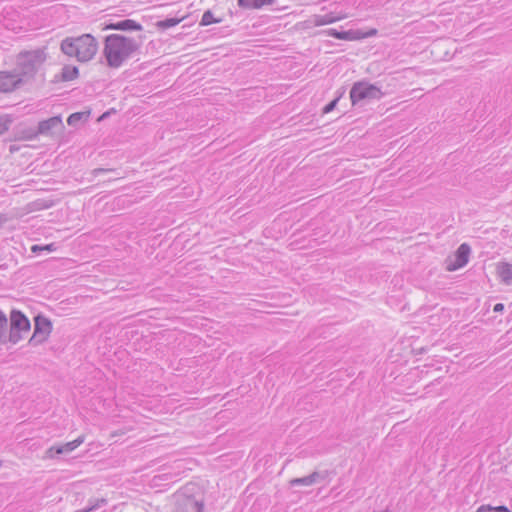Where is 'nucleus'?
<instances>
[{
	"label": "nucleus",
	"mask_w": 512,
	"mask_h": 512,
	"mask_svg": "<svg viewBox=\"0 0 512 512\" xmlns=\"http://www.w3.org/2000/svg\"><path fill=\"white\" fill-rule=\"evenodd\" d=\"M25 79L17 72L13 71H0V92L11 93L25 84Z\"/></svg>",
	"instance_id": "0eeeda50"
},
{
	"label": "nucleus",
	"mask_w": 512,
	"mask_h": 512,
	"mask_svg": "<svg viewBox=\"0 0 512 512\" xmlns=\"http://www.w3.org/2000/svg\"><path fill=\"white\" fill-rule=\"evenodd\" d=\"M84 441L83 436H79L73 441L64 443V444H56L48 448L45 452L46 458H54L58 455L68 454L76 449L80 444Z\"/></svg>",
	"instance_id": "9b49d317"
},
{
	"label": "nucleus",
	"mask_w": 512,
	"mask_h": 512,
	"mask_svg": "<svg viewBox=\"0 0 512 512\" xmlns=\"http://www.w3.org/2000/svg\"><path fill=\"white\" fill-rule=\"evenodd\" d=\"M476 512H512L507 506L481 505Z\"/></svg>",
	"instance_id": "5701e85b"
},
{
	"label": "nucleus",
	"mask_w": 512,
	"mask_h": 512,
	"mask_svg": "<svg viewBox=\"0 0 512 512\" xmlns=\"http://www.w3.org/2000/svg\"><path fill=\"white\" fill-rule=\"evenodd\" d=\"M31 329V323L28 317L18 309H12L8 318V328L6 332V344L12 345L20 342Z\"/></svg>",
	"instance_id": "20e7f679"
},
{
	"label": "nucleus",
	"mask_w": 512,
	"mask_h": 512,
	"mask_svg": "<svg viewBox=\"0 0 512 512\" xmlns=\"http://www.w3.org/2000/svg\"><path fill=\"white\" fill-rule=\"evenodd\" d=\"M221 21V19H216L213 15V13L211 12V10H207L203 13L202 15V18H201V21H200V25L201 26H208L212 23H219Z\"/></svg>",
	"instance_id": "b1692460"
},
{
	"label": "nucleus",
	"mask_w": 512,
	"mask_h": 512,
	"mask_svg": "<svg viewBox=\"0 0 512 512\" xmlns=\"http://www.w3.org/2000/svg\"><path fill=\"white\" fill-rule=\"evenodd\" d=\"M13 122V118L9 115L0 116V135L4 134L9 130L11 124Z\"/></svg>",
	"instance_id": "393cba45"
},
{
	"label": "nucleus",
	"mask_w": 512,
	"mask_h": 512,
	"mask_svg": "<svg viewBox=\"0 0 512 512\" xmlns=\"http://www.w3.org/2000/svg\"><path fill=\"white\" fill-rule=\"evenodd\" d=\"M327 35L332 36L336 39L340 40H356L359 39L358 32L349 30V31H338L336 29H328L326 31Z\"/></svg>",
	"instance_id": "2eb2a0df"
},
{
	"label": "nucleus",
	"mask_w": 512,
	"mask_h": 512,
	"mask_svg": "<svg viewBox=\"0 0 512 512\" xmlns=\"http://www.w3.org/2000/svg\"><path fill=\"white\" fill-rule=\"evenodd\" d=\"M46 59L47 53L45 48L24 50L18 53L16 57L15 69L25 79V82H28L34 79Z\"/></svg>",
	"instance_id": "7ed1b4c3"
},
{
	"label": "nucleus",
	"mask_w": 512,
	"mask_h": 512,
	"mask_svg": "<svg viewBox=\"0 0 512 512\" xmlns=\"http://www.w3.org/2000/svg\"><path fill=\"white\" fill-rule=\"evenodd\" d=\"M38 136H53L56 132L64 129V124L60 116H53L40 121L36 127Z\"/></svg>",
	"instance_id": "1a4fd4ad"
},
{
	"label": "nucleus",
	"mask_w": 512,
	"mask_h": 512,
	"mask_svg": "<svg viewBox=\"0 0 512 512\" xmlns=\"http://www.w3.org/2000/svg\"><path fill=\"white\" fill-rule=\"evenodd\" d=\"M143 38L126 37L120 34H111L104 39L103 55L107 65L119 68L123 63L137 53L142 45Z\"/></svg>",
	"instance_id": "f257e3e1"
},
{
	"label": "nucleus",
	"mask_w": 512,
	"mask_h": 512,
	"mask_svg": "<svg viewBox=\"0 0 512 512\" xmlns=\"http://www.w3.org/2000/svg\"><path fill=\"white\" fill-rule=\"evenodd\" d=\"M52 331V323L45 316L39 314L34 318V332L29 339L30 345H38L43 343Z\"/></svg>",
	"instance_id": "423d86ee"
},
{
	"label": "nucleus",
	"mask_w": 512,
	"mask_h": 512,
	"mask_svg": "<svg viewBox=\"0 0 512 512\" xmlns=\"http://www.w3.org/2000/svg\"><path fill=\"white\" fill-rule=\"evenodd\" d=\"M383 96L381 89L366 81H358L353 84L350 90V99L352 105H356L362 100H379Z\"/></svg>",
	"instance_id": "39448f33"
},
{
	"label": "nucleus",
	"mask_w": 512,
	"mask_h": 512,
	"mask_svg": "<svg viewBox=\"0 0 512 512\" xmlns=\"http://www.w3.org/2000/svg\"><path fill=\"white\" fill-rule=\"evenodd\" d=\"M60 48L65 55L76 57L80 62H86L92 59L96 53L95 38L92 34L66 37L62 40Z\"/></svg>",
	"instance_id": "f03ea898"
},
{
	"label": "nucleus",
	"mask_w": 512,
	"mask_h": 512,
	"mask_svg": "<svg viewBox=\"0 0 512 512\" xmlns=\"http://www.w3.org/2000/svg\"><path fill=\"white\" fill-rule=\"evenodd\" d=\"M471 253V248L467 243H462L456 250L454 254V260H450L447 263L448 271H455L459 268L464 267L469 260V255Z\"/></svg>",
	"instance_id": "9d476101"
},
{
	"label": "nucleus",
	"mask_w": 512,
	"mask_h": 512,
	"mask_svg": "<svg viewBox=\"0 0 512 512\" xmlns=\"http://www.w3.org/2000/svg\"><path fill=\"white\" fill-rule=\"evenodd\" d=\"M30 250L33 254H40L42 252H53L56 250V246L54 243H50V244H46V245L34 244L31 246Z\"/></svg>",
	"instance_id": "4be33fe9"
},
{
	"label": "nucleus",
	"mask_w": 512,
	"mask_h": 512,
	"mask_svg": "<svg viewBox=\"0 0 512 512\" xmlns=\"http://www.w3.org/2000/svg\"><path fill=\"white\" fill-rule=\"evenodd\" d=\"M180 22L178 18H166L157 22V26L161 29H169L176 26Z\"/></svg>",
	"instance_id": "a878e982"
},
{
	"label": "nucleus",
	"mask_w": 512,
	"mask_h": 512,
	"mask_svg": "<svg viewBox=\"0 0 512 512\" xmlns=\"http://www.w3.org/2000/svg\"><path fill=\"white\" fill-rule=\"evenodd\" d=\"M328 475L327 471L318 472L314 471L310 475L301 477V478H293L289 481V485L291 487L295 486H311L315 483H317L319 480H324Z\"/></svg>",
	"instance_id": "f8f14e48"
},
{
	"label": "nucleus",
	"mask_w": 512,
	"mask_h": 512,
	"mask_svg": "<svg viewBox=\"0 0 512 512\" xmlns=\"http://www.w3.org/2000/svg\"><path fill=\"white\" fill-rule=\"evenodd\" d=\"M192 508L195 512H204V504L199 501H194L192 503Z\"/></svg>",
	"instance_id": "c85d7f7f"
},
{
	"label": "nucleus",
	"mask_w": 512,
	"mask_h": 512,
	"mask_svg": "<svg viewBox=\"0 0 512 512\" xmlns=\"http://www.w3.org/2000/svg\"><path fill=\"white\" fill-rule=\"evenodd\" d=\"M111 113H115V110L111 109L110 111H107V112L103 113L102 115L98 116L97 121L100 122V121L105 120Z\"/></svg>",
	"instance_id": "c756f323"
},
{
	"label": "nucleus",
	"mask_w": 512,
	"mask_h": 512,
	"mask_svg": "<svg viewBox=\"0 0 512 512\" xmlns=\"http://www.w3.org/2000/svg\"><path fill=\"white\" fill-rule=\"evenodd\" d=\"M9 150H10L11 153H13V152L17 151L18 148H16L15 146L12 145V146H10Z\"/></svg>",
	"instance_id": "473e14b6"
},
{
	"label": "nucleus",
	"mask_w": 512,
	"mask_h": 512,
	"mask_svg": "<svg viewBox=\"0 0 512 512\" xmlns=\"http://www.w3.org/2000/svg\"><path fill=\"white\" fill-rule=\"evenodd\" d=\"M38 137L36 127H24L17 130V139L19 140H33Z\"/></svg>",
	"instance_id": "f3484780"
},
{
	"label": "nucleus",
	"mask_w": 512,
	"mask_h": 512,
	"mask_svg": "<svg viewBox=\"0 0 512 512\" xmlns=\"http://www.w3.org/2000/svg\"><path fill=\"white\" fill-rule=\"evenodd\" d=\"M8 328V317L0 310V344H6V332Z\"/></svg>",
	"instance_id": "aec40b11"
},
{
	"label": "nucleus",
	"mask_w": 512,
	"mask_h": 512,
	"mask_svg": "<svg viewBox=\"0 0 512 512\" xmlns=\"http://www.w3.org/2000/svg\"><path fill=\"white\" fill-rule=\"evenodd\" d=\"M339 18L335 17L332 13L325 14V15H318L315 17L314 23L316 26H322L331 24L335 21H337Z\"/></svg>",
	"instance_id": "412c9836"
},
{
	"label": "nucleus",
	"mask_w": 512,
	"mask_h": 512,
	"mask_svg": "<svg viewBox=\"0 0 512 512\" xmlns=\"http://www.w3.org/2000/svg\"><path fill=\"white\" fill-rule=\"evenodd\" d=\"M98 26L102 30H120V31H142L143 26L135 20L124 19L117 22L108 20L105 16L98 18Z\"/></svg>",
	"instance_id": "6e6552de"
},
{
	"label": "nucleus",
	"mask_w": 512,
	"mask_h": 512,
	"mask_svg": "<svg viewBox=\"0 0 512 512\" xmlns=\"http://www.w3.org/2000/svg\"><path fill=\"white\" fill-rule=\"evenodd\" d=\"M52 205H53V202L50 201V200L37 199V200L29 203L27 206H28L29 211L32 212V211H39V210L48 209Z\"/></svg>",
	"instance_id": "6ab92c4d"
},
{
	"label": "nucleus",
	"mask_w": 512,
	"mask_h": 512,
	"mask_svg": "<svg viewBox=\"0 0 512 512\" xmlns=\"http://www.w3.org/2000/svg\"><path fill=\"white\" fill-rule=\"evenodd\" d=\"M110 172H114L113 170H106V169H102V168H98L97 170V173H98V183L101 182V183H105V182H110L111 181V178H104L103 176L106 175L107 173H110Z\"/></svg>",
	"instance_id": "bb28decb"
},
{
	"label": "nucleus",
	"mask_w": 512,
	"mask_h": 512,
	"mask_svg": "<svg viewBox=\"0 0 512 512\" xmlns=\"http://www.w3.org/2000/svg\"><path fill=\"white\" fill-rule=\"evenodd\" d=\"M503 310H504V304H502V303L495 304V306L493 308L494 312H502Z\"/></svg>",
	"instance_id": "7c9ffc66"
},
{
	"label": "nucleus",
	"mask_w": 512,
	"mask_h": 512,
	"mask_svg": "<svg viewBox=\"0 0 512 512\" xmlns=\"http://www.w3.org/2000/svg\"><path fill=\"white\" fill-rule=\"evenodd\" d=\"M497 274L506 285H512V264L500 262L497 265Z\"/></svg>",
	"instance_id": "ddd939ff"
},
{
	"label": "nucleus",
	"mask_w": 512,
	"mask_h": 512,
	"mask_svg": "<svg viewBox=\"0 0 512 512\" xmlns=\"http://www.w3.org/2000/svg\"><path fill=\"white\" fill-rule=\"evenodd\" d=\"M338 101H339V97H336L335 99L330 101L327 105L324 106L323 113L326 114V113L333 111L335 109Z\"/></svg>",
	"instance_id": "cd10ccee"
},
{
	"label": "nucleus",
	"mask_w": 512,
	"mask_h": 512,
	"mask_svg": "<svg viewBox=\"0 0 512 512\" xmlns=\"http://www.w3.org/2000/svg\"><path fill=\"white\" fill-rule=\"evenodd\" d=\"M275 0H237V4L243 9H261L265 5L274 4Z\"/></svg>",
	"instance_id": "4468645a"
},
{
	"label": "nucleus",
	"mask_w": 512,
	"mask_h": 512,
	"mask_svg": "<svg viewBox=\"0 0 512 512\" xmlns=\"http://www.w3.org/2000/svg\"><path fill=\"white\" fill-rule=\"evenodd\" d=\"M105 503H106V500H105V499H103V498H102V499H98V509H100V508H101V506H102L103 504H105Z\"/></svg>",
	"instance_id": "2f4dec72"
},
{
	"label": "nucleus",
	"mask_w": 512,
	"mask_h": 512,
	"mask_svg": "<svg viewBox=\"0 0 512 512\" xmlns=\"http://www.w3.org/2000/svg\"><path fill=\"white\" fill-rule=\"evenodd\" d=\"M78 68L76 66L65 65L61 71V80L71 81L77 78Z\"/></svg>",
	"instance_id": "a211bd4d"
},
{
	"label": "nucleus",
	"mask_w": 512,
	"mask_h": 512,
	"mask_svg": "<svg viewBox=\"0 0 512 512\" xmlns=\"http://www.w3.org/2000/svg\"><path fill=\"white\" fill-rule=\"evenodd\" d=\"M90 114L91 110L72 113L68 117L67 123L70 126H76L78 123H85L88 120Z\"/></svg>",
	"instance_id": "dca6fc26"
}]
</instances>
